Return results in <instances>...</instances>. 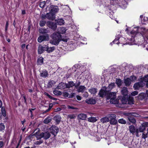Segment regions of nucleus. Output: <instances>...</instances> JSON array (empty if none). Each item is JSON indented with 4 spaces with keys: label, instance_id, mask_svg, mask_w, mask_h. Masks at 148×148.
Masks as SVG:
<instances>
[{
    "label": "nucleus",
    "instance_id": "1",
    "mask_svg": "<svg viewBox=\"0 0 148 148\" xmlns=\"http://www.w3.org/2000/svg\"><path fill=\"white\" fill-rule=\"evenodd\" d=\"M51 38L52 39L50 40V43L55 45H58L61 40L66 42L69 39L66 36L65 38L64 37L62 38L60 33L58 32L53 33L51 36Z\"/></svg>",
    "mask_w": 148,
    "mask_h": 148
},
{
    "label": "nucleus",
    "instance_id": "2",
    "mask_svg": "<svg viewBox=\"0 0 148 148\" xmlns=\"http://www.w3.org/2000/svg\"><path fill=\"white\" fill-rule=\"evenodd\" d=\"M35 136L38 139H40L42 138H43L45 139H47L50 137L51 135L49 132H47L42 133L39 134H38L37 133H36Z\"/></svg>",
    "mask_w": 148,
    "mask_h": 148
},
{
    "label": "nucleus",
    "instance_id": "3",
    "mask_svg": "<svg viewBox=\"0 0 148 148\" xmlns=\"http://www.w3.org/2000/svg\"><path fill=\"white\" fill-rule=\"evenodd\" d=\"M49 10L51 13L55 15L59 11L58 7L57 6L51 5L49 8Z\"/></svg>",
    "mask_w": 148,
    "mask_h": 148
},
{
    "label": "nucleus",
    "instance_id": "4",
    "mask_svg": "<svg viewBox=\"0 0 148 148\" xmlns=\"http://www.w3.org/2000/svg\"><path fill=\"white\" fill-rule=\"evenodd\" d=\"M147 127H148V122H145L143 123L138 129L140 132H143Z\"/></svg>",
    "mask_w": 148,
    "mask_h": 148
},
{
    "label": "nucleus",
    "instance_id": "5",
    "mask_svg": "<svg viewBox=\"0 0 148 148\" xmlns=\"http://www.w3.org/2000/svg\"><path fill=\"white\" fill-rule=\"evenodd\" d=\"M58 127L54 126H52L50 127L49 131L54 136H56L58 132Z\"/></svg>",
    "mask_w": 148,
    "mask_h": 148
},
{
    "label": "nucleus",
    "instance_id": "6",
    "mask_svg": "<svg viewBox=\"0 0 148 148\" xmlns=\"http://www.w3.org/2000/svg\"><path fill=\"white\" fill-rule=\"evenodd\" d=\"M49 39L48 35L47 34L45 35L41 36L39 37L38 39V42H41L43 41H47Z\"/></svg>",
    "mask_w": 148,
    "mask_h": 148
},
{
    "label": "nucleus",
    "instance_id": "7",
    "mask_svg": "<svg viewBox=\"0 0 148 148\" xmlns=\"http://www.w3.org/2000/svg\"><path fill=\"white\" fill-rule=\"evenodd\" d=\"M145 85V83H143V81H140L135 84L133 86V87L135 90L139 89L140 87H143Z\"/></svg>",
    "mask_w": 148,
    "mask_h": 148
},
{
    "label": "nucleus",
    "instance_id": "8",
    "mask_svg": "<svg viewBox=\"0 0 148 148\" xmlns=\"http://www.w3.org/2000/svg\"><path fill=\"white\" fill-rule=\"evenodd\" d=\"M47 45H44V46H42L41 45H39L38 48V52L39 54H41L44 51L46 50L47 48Z\"/></svg>",
    "mask_w": 148,
    "mask_h": 148
},
{
    "label": "nucleus",
    "instance_id": "9",
    "mask_svg": "<svg viewBox=\"0 0 148 148\" xmlns=\"http://www.w3.org/2000/svg\"><path fill=\"white\" fill-rule=\"evenodd\" d=\"M47 25L49 27L53 30H55L56 28L57 25L55 23L49 21L47 22Z\"/></svg>",
    "mask_w": 148,
    "mask_h": 148
},
{
    "label": "nucleus",
    "instance_id": "10",
    "mask_svg": "<svg viewBox=\"0 0 148 148\" xmlns=\"http://www.w3.org/2000/svg\"><path fill=\"white\" fill-rule=\"evenodd\" d=\"M85 102L88 104H94L96 103V100L92 98L87 99L85 100Z\"/></svg>",
    "mask_w": 148,
    "mask_h": 148
},
{
    "label": "nucleus",
    "instance_id": "11",
    "mask_svg": "<svg viewBox=\"0 0 148 148\" xmlns=\"http://www.w3.org/2000/svg\"><path fill=\"white\" fill-rule=\"evenodd\" d=\"M66 83L61 82L58 84L56 88L57 89H62L66 88Z\"/></svg>",
    "mask_w": 148,
    "mask_h": 148
},
{
    "label": "nucleus",
    "instance_id": "12",
    "mask_svg": "<svg viewBox=\"0 0 148 148\" xmlns=\"http://www.w3.org/2000/svg\"><path fill=\"white\" fill-rule=\"evenodd\" d=\"M75 87L76 88H77V91L78 92H83L86 89V87L84 86H81L78 88L77 85L75 86Z\"/></svg>",
    "mask_w": 148,
    "mask_h": 148
},
{
    "label": "nucleus",
    "instance_id": "13",
    "mask_svg": "<svg viewBox=\"0 0 148 148\" xmlns=\"http://www.w3.org/2000/svg\"><path fill=\"white\" fill-rule=\"evenodd\" d=\"M77 118L79 119L85 120L87 118V116L85 114L81 113L78 115Z\"/></svg>",
    "mask_w": 148,
    "mask_h": 148
},
{
    "label": "nucleus",
    "instance_id": "14",
    "mask_svg": "<svg viewBox=\"0 0 148 148\" xmlns=\"http://www.w3.org/2000/svg\"><path fill=\"white\" fill-rule=\"evenodd\" d=\"M47 19L49 20H53L55 18V15L51 13L49 11V12L47 13Z\"/></svg>",
    "mask_w": 148,
    "mask_h": 148
},
{
    "label": "nucleus",
    "instance_id": "15",
    "mask_svg": "<svg viewBox=\"0 0 148 148\" xmlns=\"http://www.w3.org/2000/svg\"><path fill=\"white\" fill-rule=\"evenodd\" d=\"M116 93L115 92H112L108 93V96L107 97V99L108 100L109 99L114 98H116Z\"/></svg>",
    "mask_w": 148,
    "mask_h": 148
},
{
    "label": "nucleus",
    "instance_id": "16",
    "mask_svg": "<svg viewBox=\"0 0 148 148\" xmlns=\"http://www.w3.org/2000/svg\"><path fill=\"white\" fill-rule=\"evenodd\" d=\"M40 75L41 77L45 78L48 76V74L47 71L46 70H43L41 71Z\"/></svg>",
    "mask_w": 148,
    "mask_h": 148
},
{
    "label": "nucleus",
    "instance_id": "17",
    "mask_svg": "<svg viewBox=\"0 0 148 148\" xmlns=\"http://www.w3.org/2000/svg\"><path fill=\"white\" fill-rule=\"evenodd\" d=\"M66 88H69L75 86V84L73 81L69 82L68 83H66Z\"/></svg>",
    "mask_w": 148,
    "mask_h": 148
},
{
    "label": "nucleus",
    "instance_id": "18",
    "mask_svg": "<svg viewBox=\"0 0 148 148\" xmlns=\"http://www.w3.org/2000/svg\"><path fill=\"white\" fill-rule=\"evenodd\" d=\"M129 129L130 132L134 135L136 130L135 127L132 125H131L129 127Z\"/></svg>",
    "mask_w": 148,
    "mask_h": 148
},
{
    "label": "nucleus",
    "instance_id": "19",
    "mask_svg": "<svg viewBox=\"0 0 148 148\" xmlns=\"http://www.w3.org/2000/svg\"><path fill=\"white\" fill-rule=\"evenodd\" d=\"M131 82L132 80L130 78H127L124 80L125 85L127 86H128L130 85Z\"/></svg>",
    "mask_w": 148,
    "mask_h": 148
},
{
    "label": "nucleus",
    "instance_id": "20",
    "mask_svg": "<svg viewBox=\"0 0 148 148\" xmlns=\"http://www.w3.org/2000/svg\"><path fill=\"white\" fill-rule=\"evenodd\" d=\"M88 91L91 94L95 95L97 92V89L95 88H91L88 90Z\"/></svg>",
    "mask_w": 148,
    "mask_h": 148
},
{
    "label": "nucleus",
    "instance_id": "21",
    "mask_svg": "<svg viewBox=\"0 0 148 148\" xmlns=\"http://www.w3.org/2000/svg\"><path fill=\"white\" fill-rule=\"evenodd\" d=\"M61 119V118L60 115H56L54 117L53 120L58 123L60 121Z\"/></svg>",
    "mask_w": 148,
    "mask_h": 148
},
{
    "label": "nucleus",
    "instance_id": "22",
    "mask_svg": "<svg viewBox=\"0 0 148 148\" xmlns=\"http://www.w3.org/2000/svg\"><path fill=\"white\" fill-rule=\"evenodd\" d=\"M128 91L126 87H123L121 90V92L122 95L124 96L127 95Z\"/></svg>",
    "mask_w": 148,
    "mask_h": 148
},
{
    "label": "nucleus",
    "instance_id": "23",
    "mask_svg": "<svg viewBox=\"0 0 148 148\" xmlns=\"http://www.w3.org/2000/svg\"><path fill=\"white\" fill-rule=\"evenodd\" d=\"M40 33L41 34H47L49 32V31L47 29L41 28L39 30Z\"/></svg>",
    "mask_w": 148,
    "mask_h": 148
},
{
    "label": "nucleus",
    "instance_id": "24",
    "mask_svg": "<svg viewBox=\"0 0 148 148\" xmlns=\"http://www.w3.org/2000/svg\"><path fill=\"white\" fill-rule=\"evenodd\" d=\"M101 122L102 123H105L108 122L110 121L109 118L108 117H104L102 118L100 120Z\"/></svg>",
    "mask_w": 148,
    "mask_h": 148
},
{
    "label": "nucleus",
    "instance_id": "25",
    "mask_svg": "<svg viewBox=\"0 0 148 148\" xmlns=\"http://www.w3.org/2000/svg\"><path fill=\"white\" fill-rule=\"evenodd\" d=\"M106 94V92L105 90L101 89L99 93V95L100 97H103Z\"/></svg>",
    "mask_w": 148,
    "mask_h": 148
},
{
    "label": "nucleus",
    "instance_id": "26",
    "mask_svg": "<svg viewBox=\"0 0 148 148\" xmlns=\"http://www.w3.org/2000/svg\"><path fill=\"white\" fill-rule=\"evenodd\" d=\"M110 102L111 103L116 104L119 103L118 100L116 98H112L110 99Z\"/></svg>",
    "mask_w": 148,
    "mask_h": 148
},
{
    "label": "nucleus",
    "instance_id": "27",
    "mask_svg": "<svg viewBox=\"0 0 148 148\" xmlns=\"http://www.w3.org/2000/svg\"><path fill=\"white\" fill-rule=\"evenodd\" d=\"M47 47L46 49V50L49 53L51 52L54 51L55 49V47H49L48 46H47Z\"/></svg>",
    "mask_w": 148,
    "mask_h": 148
},
{
    "label": "nucleus",
    "instance_id": "28",
    "mask_svg": "<svg viewBox=\"0 0 148 148\" xmlns=\"http://www.w3.org/2000/svg\"><path fill=\"white\" fill-rule=\"evenodd\" d=\"M97 120L96 117H91L88 118V121L89 122L94 123Z\"/></svg>",
    "mask_w": 148,
    "mask_h": 148
},
{
    "label": "nucleus",
    "instance_id": "29",
    "mask_svg": "<svg viewBox=\"0 0 148 148\" xmlns=\"http://www.w3.org/2000/svg\"><path fill=\"white\" fill-rule=\"evenodd\" d=\"M108 118H109L110 120H113L114 118H116V115L114 114H111L108 115Z\"/></svg>",
    "mask_w": 148,
    "mask_h": 148
},
{
    "label": "nucleus",
    "instance_id": "30",
    "mask_svg": "<svg viewBox=\"0 0 148 148\" xmlns=\"http://www.w3.org/2000/svg\"><path fill=\"white\" fill-rule=\"evenodd\" d=\"M141 81H143V83L146 82V84L148 85V75H147L145 76L143 78Z\"/></svg>",
    "mask_w": 148,
    "mask_h": 148
},
{
    "label": "nucleus",
    "instance_id": "31",
    "mask_svg": "<svg viewBox=\"0 0 148 148\" xmlns=\"http://www.w3.org/2000/svg\"><path fill=\"white\" fill-rule=\"evenodd\" d=\"M51 120V118L49 116H48L45 119L43 122L47 124L50 122Z\"/></svg>",
    "mask_w": 148,
    "mask_h": 148
},
{
    "label": "nucleus",
    "instance_id": "32",
    "mask_svg": "<svg viewBox=\"0 0 148 148\" xmlns=\"http://www.w3.org/2000/svg\"><path fill=\"white\" fill-rule=\"evenodd\" d=\"M123 144L125 146L130 147L131 142L129 140H125L123 142Z\"/></svg>",
    "mask_w": 148,
    "mask_h": 148
},
{
    "label": "nucleus",
    "instance_id": "33",
    "mask_svg": "<svg viewBox=\"0 0 148 148\" xmlns=\"http://www.w3.org/2000/svg\"><path fill=\"white\" fill-rule=\"evenodd\" d=\"M56 83V82L55 81L53 80L50 81L48 83V86L49 88L51 87Z\"/></svg>",
    "mask_w": 148,
    "mask_h": 148
},
{
    "label": "nucleus",
    "instance_id": "34",
    "mask_svg": "<svg viewBox=\"0 0 148 148\" xmlns=\"http://www.w3.org/2000/svg\"><path fill=\"white\" fill-rule=\"evenodd\" d=\"M128 119L131 123H135L136 122V120L132 116H128Z\"/></svg>",
    "mask_w": 148,
    "mask_h": 148
},
{
    "label": "nucleus",
    "instance_id": "35",
    "mask_svg": "<svg viewBox=\"0 0 148 148\" xmlns=\"http://www.w3.org/2000/svg\"><path fill=\"white\" fill-rule=\"evenodd\" d=\"M114 118L113 120H110V123L111 125H115L117 123V121Z\"/></svg>",
    "mask_w": 148,
    "mask_h": 148
},
{
    "label": "nucleus",
    "instance_id": "36",
    "mask_svg": "<svg viewBox=\"0 0 148 148\" xmlns=\"http://www.w3.org/2000/svg\"><path fill=\"white\" fill-rule=\"evenodd\" d=\"M47 1L45 2V1H43L40 2V6L41 8H44L45 5L47 6Z\"/></svg>",
    "mask_w": 148,
    "mask_h": 148
},
{
    "label": "nucleus",
    "instance_id": "37",
    "mask_svg": "<svg viewBox=\"0 0 148 148\" xmlns=\"http://www.w3.org/2000/svg\"><path fill=\"white\" fill-rule=\"evenodd\" d=\"M138 146V144L135 143L134 141H132L131 143V145L130 147L131 148H137Z\"/></svg>",
    "mask_w": 148,
    "mask_h": 148
},
{
    "label": "nucleus",
    "instance_id": "38",
    "mask_svg": "<svg viewBox=\"0 0 148 148\" xmlns=\"http://www.w3.org/2000/svg\"><path fill=\"white\" fill-rule=\"evenodd\" d=\"M138 27H134V29L131 32L132 34H136L138 33Z\"/></svg>",
    "mask_w": 148,
    "mask_h": 148
},
{
    "label": "nucleus",
    "instance_id": "39",
    "mask_svg": "<svg viewBox=\"0 0 148 148\" xmlns=\"http://www.w3.org/2000/svg\"><path fill=\"white\" fill-rule=\"evenodd\" d=\"M146 94L144 93H142L139 95V97L140 99H144L146 96Z\"/></svg>",
    "mask_w": 148,
    "mask_h": 148
},
{
    "label": "nucleus",
    "instance_id": "40",
    "mask_svg": "<svg viewBox=\"0 0 148 148\" xmlns=\"http://www.w3.org/2000/svg\"><path fill=\"white\" fill-rule=\"evenodd\" d=\"M46 23V21L43 20L40 21L39 25L41 27H43L45 25Z\"/></svg>",
    "mask_w": 148,
    "mask_h": 148
},
{
    "label": "nucleus",
    "instance_id": "41",
    "mask_svg": "<svg viewBox=\"0 0 148 148\" xmlns=\"http://www.w3.org/2000/svg\"><path fill=\"white\" fill-rule=\"evenodd\" d=\"M119 37H116V38L112 42L110 43L111 45H112L113 43H115L117 44H119V41H118V40H119Z\"/></svg>",
    "mask_w": 148,
    "mask_h": 148
},
{
    "label": "nucleus",
    "instance_id": "42",
    "mask_svg": "<svg viewBox=\"0 0 148 148\" xmlns=\"http://www.w3.org/2000/svg\"><path fill=\"white\" fill-rule=\"evenodd\" d=\"M116 83L119 86H121V80L120 79H116Z\"/></svg>",
    "mask_w": 148,
    "mask_h": 148
},
{
    "label": "nucleus",
    "instance_id": "43",
    "mask_svg": "<svg viewBox=\"0 0 148 148\" xmlns=\"http://www.w3.org/2000/svg\"><path fill=\"white\" fill-rule=\"evenodd\" d=\"M118 122L119 123L122 124H125L126 123V121L123 119H119L118 120Z\"/></svg>",
    "mask_w": 148,
    "mask_h": 148
},
{
    "label": "nucleus",
    "instance_id": "44",
    "mask_svg": "<svg viewBox=\"0 0 148 148\" xmlns=\"http://www.w3.org/2000/svg\"><path fill=\"white\" fill-rule=\"evenodd\" d=\"M43 58L42 57H40L38 59L37 62L39 64H41L43 63Z\"/></svg>",
    "mask_w": 148,
    "mask_h": 148
},
{
    "label": "nucleus",
    "instance_id": "45",
    "mask_svg": "<svg viewBox=\"0 0 148 148\" xmlns=\"http://www.w3.org/2000/svg\"><path fill=\"white\" fill-rule=\"evenodd\" d=\"M53 93L56 95H60L61 94L62 92L60 91L55 90L53 91Z\"/></svg>",
    "mask_w": 148,
    "mask_h": 148
},
{
    "label": "nucleus",
    "instance_id": "46",
    "mask_svg": "<svg viewBox=\"0 0 148 148\" xmlns=\"http://www.w3.org/2000/svg\"><path fill=\"white\" fill-rule=\"evenodd\" d=\"M1 112L3 116L5 117L6 116V114L5 112V108L3 107H2L1 108Z\"/></svg>",
    "mask_w": 148,
    "mask_h": 148
},
{
    "label": "nucleus",
    "instance_id": "47",
    "mask_svg": "<svg viewBox=\"0 0 148 148\" xmlns=\"http://www.w3.org/2000/svg\"><path fill=\"white\" fill-rule=\"evenodd\" d=\"M53 104L51 103L49 105V106L48 109L46 110L44 112H43V113H46L48 111H49L51 109V108L53 107Z\"/></svg>",
    "mask_w": 148,
    "mask_h": 148
},
{
    "label": "nucleus",
    "instance_id": "48",
    "mask_svg": "<svg viewBox=\"0 0 148 148\" xmlns=\"http://www.w3.org/2000/svg\"><path fill=\"white\" fill-rule=\"evenodd\" d=\"M58 24L60 25H62L64 24V20L62 19H60L58 21Z\"/></svg>",
    "mask_w": 148,
    "mask_h": 148
},
{
    "label": "nucleus",
    "instance_id": "49",
    "mask_svg": "<svg viewBox=\"0 0 148 148\" xmlns=\"http://www.w3.org/2000/svg\"><path fill=\"white\" fill-rule=\"evenodd\" d=\"M148 134L147 133H146L143 132L142 134V138L144 139L147 138L148 137Z\"/></svg>",
    "mask_w": 148,
    "mask_h": 148
},
{
    "label": "nucleus",
    "instance_id": "50",
    "mask_svg": "<svg viewBox=\"0 0 148 148\" xmlns=\"http://www.w3.org/2000/svg\"><path fill=\"white\" fill-rule=\"evenodd\" d=\"M5 127V126L3 123H0V131H1L4 130Z\"/></svg>",
    "mask_w": 148,
    "mask_h": 148
},
{
    "label": "nucleus",
    "instance_id": "51",
    "mask_svg": "<svg viewBox=\"0 0 148 148\" xmlns=\"http://www.w3.org/2000/svg\"><path fill=\"white\" fill-rule=\"evenodd\" d=\"M75 117V115L74 114H70L68 116V118L71 119H73Z\"/></svg>",
    "mask_w": 148,
    "mask_h": 148
},
{
    "label": "nucleus",
    "instance_id": "52",
    "mask_svg": "<svg viewBox=\"0 0 148 148\" xmlns=\"http://www.w3.org/2000/svg\"><path fill=\"white\" fill-rule=\"evenodd\" d=\"M47 13L46 14H42L41 16V18L42 20H44V19H46V18H47Z\"/></svg>",
    "mask_w": 148,
    "mask_h": 148
},
{
    "label": "nucleus",
    "instance_id": "53",
    "mask_svg": "<svg viewBox=\"0 0 148 148\" xmlns=\"http://www.w3.org/2000/svg\"><path fill=\"white\" fill-rule=\"evenodd\" d=\"M66 32V29L64 27H62L61 28V31L60 33L62 34H63L65 33Z\"/></svg>",
    "mask_w": 148,
    "mask_h": 148
},
{
    "label": "nucleus",
    "instance_id": "54",
    "mask_svg": "<svg viewBox=\"0 0 148 148\" xmlns=\"http://www.w3.org/2000/svg\"><path fill=\"white\" fill-rule=\"evenodd\" d=\"M43 142V141L42 140H39L38 141L35 142V144L36 145H40Z\"/></svg>",
    "mask_w": 148,
    "mask_h": 148
},
{
    "label": "nucleus",
    "instance_id": "55",
    "mask_svg": "<svg viewBox=\"0 0 148 148\" xmlns=\"http://www.w3.org/2000/svg\"><path fill=\"white\" fill-rule=\"evenodd\" d=\"M68 108L69 109L77 110L78 108H77L73 106H68Z\"/></svg>",
    "mask_w": 148,
    "mask_h": 148
},
{
    "label": "nucleus",
    "instance_id": "56",
    "mask_svg": "<svg viewBox=\"0 0 148 148\" xmlns=\"http://www.w3.org/2000/svg\"><path fill=\"white\" fill-rule=\"evenodd\" d=\"M143 17V15H140V18L141 19V20L142 21L143 20L144 21H146L148 20V18L147 17H144V18H143V19H142V18Z\"/></svg>",
    "mask_w": 148,
    "mask_h": 148
},
{
    "label": "nucleus",
    "instance_id": "57",
    "mask_svg": "<svg viewBox=\"0 0 148 148\" xmlns=\"http://www.w3.org/2000/svg\"><path fill=\"white\" fill-rule=\"evenodd\" d=\"M139 132L138 129H137L135 131L136 135L137 137H139L140 136L139 134Z\"/></svg>",
    "mask_w": 148,
    "mask_h": 148
},
{
    "label": "nucleus",
    "instance_id": "58",
    "mask_svg": "<svg viewBox=\"0 0 148 148\" xmlns=\"http://www.w3.org/2000/svg\"><path fill=\"white\" fill-rule=\"evenodd\" d=\"M138 94V92L137 91H135L134 92H133L131 93V95L132 96H134L136 95H137Z\"/></svg>",
    "mask_w": 148,
    "mask_h": 148
},
{
    "label": "nucleus",
    "instance_id": "59",
    "mask_svg": "<svg viewBox=\"0 0 148 148\" xmlns=\"http://www.w3.org/2000/svg\"><path fill=\"white\" fill-rule=\"evenodd\" d=\"M8 22L7 21L6 24V25H5V32L6 33H7V31L8 29Z\"/></svg>",
    "mask_w": 148,
    "mask_h": 148
},
{
    "label": "nucleus",
    "instance_id": "60",
    "mask_svg": "<svg viewBox=\"0 0 148 148\" xmlns=\"http://www.w3.org/2000/svg\"><path fill=\"white\" fill-rule=\"evenodd\" d=\"M115 84L114 83H111L109 85V88H112L114 86Z\"/></svg>",
    "mask_w": 148,
    "mask_h": 148
},
{
    "label": "nucleus",
    "instance_id": "61",
    "mask_svg": "<svg viewBox=\"0 0 148 148\" xmlns=\"http://www.w3.org/2000/svg\"><path fill=\"white\" fill-rule=\"evenodd\" d=\"M63 96L66 97H69V93L66 92H64L63 93Z\"/></svg>",
    "mask_w": 148,
    "mask_h": 148
},
{
    "label": "nucleus",
    "instance_id": "62",
    "mask_svg": "<svg viewBox=\"0 0 148 148\" xmlns=\"http://www.w3.org/2000/svg\"><path fill=\"white\" fill-rule=\"evenodd\" d=\"M130 78L132 79V80L133 81H134L136 79V77L134 76H131L130 77Z\"/></svg>",
    "mask_w": 148,
    "mask_h": 148
},
{
    "label": "nucleus",
    "instance_id": "63",
    "mask_svg": "<svg viewBox=\"0 0 148 148\" xmlns=\"http://www.w3.org/2000/svg\"><path fill=\"white\" fill-rule=\"evenodd\" d=\"M75 95V93H71L70 95H69V97L72 98L73 97H74Z\"/></svg>",
    "mask_w": 148,
    "mask_h": 148
},
{
    "label": "nucleus",
    "instance_id": "64",
    "mask_svg": "<svg viewBox=\"0 0 148 148\" xmlns=\"http://www.w3.org/2000/svg\"><path fill=\"white\" fill-rule=\"evenodd\" d=\"M133 100L131 98V99H130V98H129L128 103L130 104L133 103Z\"/></svg>",
    "mask_w": 148,
    "mask_h": 148
}]
</instances>
